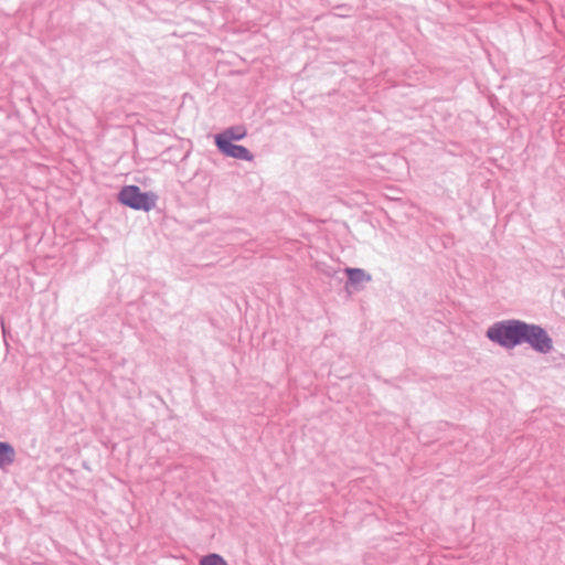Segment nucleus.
<instances>
[{
	"mask_svg": "<svg viewBox=\"0 0 565 565\" xmlns=\"http://www.w3.org/2000/svg\"><path fill=\"white\" fill-rule=\"evenodd\" d=\"M527 322L508 319L494 322L487 330V338L504 349H514L524 343Z\"/></svg>",
	"mask_w": 565,
	"mask_h": 565,
	"instance_id": "nucleus-1",
	"label": "nucleus"
},
{
	"mask_svg": "<svg viewBox=\"0 0 565 565\" xmlns=\"http://www.w3.org/2000/svg\"><path fill=\"white\" fill-rule=\"evenodd\" d=\"M153 192H142L138 185H125L118 193V201L136 211L149 212L157 203Z\"/></svg>",
	"mask_w": 565,
	"mask_h": 565,
	"instance_id": "nucleus-2",
	"label": "nucleus"
},
{
	"mask_svg": "<svg viewBox=\"0 0 565 565\" xmlns=\"http://www.w3.org/2000/svg\"><path fill=\"white\" fill-rule=\"evenodd\" d=\"M524 343L529 344L534 351L541 354H547L553 350L552 338L540 324L527 323Z\"/></svg>",
	"mask_w": 565,
	"mask_h": 565,
	"instance_id": "nucleus-3",
	"label": "nucleus"
},
{
	"mask_svg": "<svg viewBox=\"0 0 565 565\" xmlns=\"http://www.w3.org/2000/svg\"><path fill=\"white\" fill-rule=\"evenodd\" d=\"M215 145L218 151L226 157L244 161H253L254 159L253 153L244 146L235 145L224 139H220Z\"/></svg>",
	"mask_w": 565,
	"mask_h": 565,
	"instance_id": "nucleus-4",
	"label": "nucleus"
},
{
	"mask_svg": "<svg viewBox=\"0 0 565 565\" xmlns=\"http://www.w3.org/2000/svg\"><path fill=\"white\" fill-rule=\"evenodd\" d=\"M246 136V129L242 126H233L226 128L223 132L217 134L215 136V142H218L220 139L227 140L232 142L233 140H242Z\"/></svg>",
	"mask_w": 565,
	"mask_h": 565,
	"instance_id": "nucleus-5",
	"label": "nucleus"
},
{
	"mask_svg": "<svg viewBox=\"0 0 565 565\" xmlns=\"http://www.w3.org/2000/svg\"><path fill=\"white\" fill-rule=\"evenodd\" d=\"M14 448L4 441H0V468H4L14 461Z\"/></svg>",
	"mask_w": 565,
	"mask_h": 565,
	"instance_id": "nucleus-6",
	"label": "nucleus"
},
{
	"mask_svg": "<svg viewBox=\"0 0 565 565\" xmlns=\"http://www.w3.org/2000/svg\"><path fill=\"white\" fill-rule=\"evenodd\" d=\"M345 273L348 275L349 282L352 285L369 282L372 279L371 275L361 268H347Z\"/></svg>",
	"mask_w": 565,
	"mask_h": 565,
	"instance_id": "nucleus-7",
	"label": "nucleus"
},
{
	"mask_svg": "<svg viewBox=\"0 0 565 565\" xmlns=\"http://www.w3.org/2000/svg\"><path fill=\"white\" fill-rule=\"evenodd\" d=\"M200 565H228L218 554H209L200 561Z\"/></svg>",
	"mask_w": 565,
	"mask_h": 565,
	"instance_id": "nucleus-8",
	"label": "nucleus"
},
{
	"mask_svg": "<svg viewBox=\"0 0 565 565\" xmlns=\"http://www.w3.org/2000/svg\"><path fill=\"white\" fill-rule=\"evenodd\" d=\"M1 327H2V333H3V337L6 338L7 335V330H6V327H4V323L1 322Z\"/></svg>",
	"mask_w": 565,
	"mask_h": 565,
	"instance_id": "nucleus-9",
	"label": "nucleus"
}]
</instances>
